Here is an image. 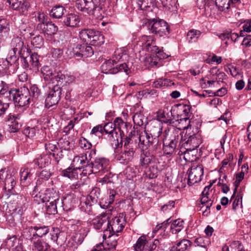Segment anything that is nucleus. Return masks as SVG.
<instances>
[{
  "label": "nucleus",
  "instance_id": "nucleus-18",
  "mask_svg": "<svg viewBox=\"0 0 251 251\" xmlns=\"http://www.w3.org/2000/svg\"><path fill=\"white\" fill-rule=\"evenodd\" d=\"M73 53L75 57H88L94 53L92 48L87 44H77L73 48Z\"/></svg>",
  "mask_w": 251,
  "mask_h": 251
},
{
  "label": "nucleus",
  "instance_id": "nucleus-32",
  "mask_svg": "<svg viewBox=\"0 0 251 251\" xmlns=\"http://www.w3.org/2000/svg\"><path fill=\"white\" fill-rule=\"evenodd\" d=\"M192 245V242L187 239H182L174 245L170 251H185L189 250Z\"/></svg>",
  "mask_w": 251,
  "mask_h": 251
},
{
  "label": "nucleus",
  "instance_id": "nucleus-62",
  "mask_svg": "<svg viewBox=\"0 0 251 251\" xmlns=\"http://www.w3.org/2000/svg\"><path fill=\"white\" fill-rule=\"evenodd\" d=\"M183 227V221L180 219L176 220L171 225V229L176 232H179Z\"/></svg>",
  "mask_w": 251,
  "mask_h": 251
},
{
  "label": "nucleus",
  "instance_id": "nucleus-24",
  "mask_svg": "<svg viewBox=\"0 0 251 251\" xmlns=\"http://www.w3.org/2000/svg\"><path fill=\"white\" fill-rule=\"evenodd\" d=\"M38 30L41 31L45 35H53L56 33L58 27L52 22H46V24H38Z\"/></svg>",
  "mask_w": 251,
  "mask_h": 251
},
{
  "label": "nucleus",
  "instance_id": "nucleus-42",
  "mask_svg": "<svg viewBox=\"0 0 251 251\" xmlns=\"http://www.w3.org/2000/svg\"><path fill=\"white\" fill-rule=\"evenodd\" d=\"M39 58L40 56L35 52L27 55V59H29V62L31 64L32 69L35 71L38 70L40 66Z\"/></svg>",
  "mask_w": 251,
  "mask_h": 251
},
{
  "label": "nucleus",
  "instance_id": "nucleus-58",
  "mask_svg": "<svg viewBox=\"0 0 251 251\" xmlns=\"http://www.w3.org/2000/svg\"><path fill=\"white\" fill-rule=\"evenodd\" d=\"M30 93L31 98H33V101L38 99L41 94V90L39 88L37 84H32L30 87Z\"/></svg>",
  "mask_w": 251,
  "mask_h": 251
},
{
  "label": "nucleus",
  "instance_id": "nucleus-64",
  "mask_svg": "<svg viewBox=\"0 0 251 251\" xmlns=\"http://www.w3.org/2000/svg\"><path fill=\"white\" fill-rule=\"evenodd\" d=\"M20 30L23 35L26 38L31 37L34 35V31L25 25H22Z\"/></svg>",
  "mask_w": 251,
  "mask_h": 251
},
{
  "label": "nucleus",
  "instance_id": "nucleus-61",
  "mask_svg": "<svg viewBox=\"0 0 251 251\" xmlns=\"http://www.w3.org/2000/svg\"><path fill=\"white\" fill-rule=\"evenodd\" d=\"M61 175L64 176L72 179L75 178L76 173V171L74 168H73L72 167H68V168L62 171Z\"/></svg>",
  "mask_w": 251,
  "mask_h": 251
},
{
  "label": "nucleus",
  "instance_id": "nucleus-19",
  "mask_svg": "<svg viewBox=\"0 0 251 251\" xmlns=\"http://www.w3.org/2000/svg\"><path fill=\"white\" fill-rule=\"evenodd\" d=\"M10 7L18 11L21 14H25L29 7V3L26 0H7Z\"/></svg>",
  "mask_w": 251,
  "mask_h": 251
},
{
  "label": "nucleus",
  "instance_id": "nucleus-8",
  "mask_svg": "<svg viewBox=\"0 0 251 251\" xmlns=\"http://www.w3.org/2000/svg\"><path fill=\"white\" fill-rule=\"evenodd\" d=\"M150 31L160 37L169 34V27L168 24L164 20L154 21L150 22L148 26Z\"/></svg>",
  "mask_w": 251,
  "mask_h": 251
},
{
  "label": "nucleus",
  "instance_id": "nucleus-36",
  "mask_svg": "<svg viewBox=\"0 0 251 251\" xmlns=\"http://www.w3.org/2000/svg\"><path fill=\"white\" fill-rule=\"evenodd\" d=\"M90 42L93 46H100L104 43V37L102 34L99 31L93 30Z\"/></svg>",
  "mask_w": 251,
  "mask_h": 251
},
{
  "label": "nucleus",
  "instance_id": "nucleus-30",
  "mask_svg": "<svg viewBox=\"0 0 251 251\" xmlns=\"http://www.w3.org/2000/svg\"><path fill=\"white\" fill-rule=\"evenodd\" d=\"M162 126L161 124L158 123L151 124L150 127V133L149 134L152 137L153 139L158 141V145L161 144L159 137L162 133Z\"/></svg>",
  "mask_w": 251,
  "mask_h": 251
},
{
  "label": "nucleus",
  "instance_id": "nucleus-10",
  "mask_svg": "<svg viewBox=\"0 0 251 251\" xmlns=\"http://www.w3.org/2000/svg\"><path fill=\"white\" fill-rule=\"evenodd\" d=\"M112 123L114 128H115V131L118 133L117 136L119 137L118 138L117 141V149L122 148L123 147V140L126 136H125L124 133V130L126 129V123L124 122L122 119L120 117L116 118Z\"/></svg>",
  "mask_w": 251,
  "mask_h": 251
},
{
  "label": "nucleus",
  "instance_id": "nucleus-60",
  "mask_svg": "<svg viewBox=\"0 0 251 251\" xmlns=\"http://www.w3.org/2000/svg\"><path fill=\"white\" fill-rule=\"evenodd\" d=\"M230 0H216L215 4L220 11H223L229 8Z\"/></svg>",
  "mask_w": 251,
  "mask_h": 251
},
{
  "label": "nucleus",
  "instance_id": "nucleus-52",
  "mask_svg": "<svg viewBox=\"0 0 251 251\" xmlns=\"http://www.w3.org/2000/svg\"><path fill=\"white\" fill-rule=\"evenodd\" d=\"M93 33V29H84L79 32V38L84 42H90L91 38V34Z\"/></svg>",
  "mask_w": 251,
  "mask_h": 251
},
{
  "label": "nucleus",
  "instance_id": "nucleus-57",
  "mask_svg": "<svg viewBox=\"0 0 251 251\" xmlns=\"http://www.w3.org/2000/svg\"><path fill=\"white\" fill-rule=\"evenodd\" d=\"M41 72L47 79L51 80V77L54 75L55 71L50 66H44L41 68Z\"/></svg>",
  "mask_w": 251,
  "mask_h": 251
},
{
  "label": "nucleus",
  "instance_id": "nucleus-49",
  "mask_svg": "<svg viewBox=\"0 0 251 251\" xmlns=\"http://www.w3.org/2000/svg\"><path fill=\"white\" fill-rule=\"evenodd\" d=\"M123 72H125L126 75H128L131 72L130 69L125 63L117 65L113 70V73L114 74Z\"/></svg>",
  "mask_w": 251,
  "mask_h": 251
},
{
  "label": "nucleus",
  "instance_id": "nucleus-59",
  "mask_svg": "<svg viewBox=\"0 0 251 251\" xmlns=\"http://www.w3.org/2000/svg\"><path fill=\"white\" fill-rule=\"evenodd\" d=\"M66 76L65 75L63 74L61 72H55L54 73V75L51 77L50 80L52 81L53 83H54L55 81L57 82V84L56 85H58V86L60 87V85L63 82L64 80L65 79Z\"/></svg>",
  "mask_w": 251,
  "mask_h": 251
},
{
  "label": "nucleus",
  "instance_id": "nucleus-54",
  "mask_svg": "<svg viewBox=\"0 0 251 251\" xmlns=\"http://www.w3.org/2000/svg\"><path fill=\"white\" fill-rule=\"evenodd\" d=\"M195 243L197 246L205 248L210 244V241L208 237H200L195 240Z\"/></svg>",
  "mask_w": 251,
  "mask_h": 251
},
{
  "label": "nucleus",
  "instance_id": "nucleus-26",
  "mask_svg": "<svg viewBox=\"0 0 251 251\" xmlns=\"http://www.w3.org/2000/svg\"><path fill=\"white\" fill-rule=\"evenodd\" d=\"M12 45L13 47L12 51L18 52L21 56L23 57V53L26 52V54H28V49L24 45L22 39L19 37L14 38L12 40Z\"/></svg>",
  "mask_w": 251,
  "mask_h": 251
},
{
  "label": "nucleus",
  "instance_id": "nucleus-51",
  "mask_svg": "<svg viewBox=\"0 0 251 251\" xmlns=\"http://www.w3.org/2000/svg\"><path fill=\"white\" fill-rule=\"evenodd\" d=\"M134 124L142 126L146 121V118L141 112H136L132 117Z\"/></svg>",
  "mask_w": 251,
  "mask_h": 251
},
{
  "label": "nucleus",
  "instance_id": "nucleus-15",
  "mask_svg": "<svg viewBox=\"0 0 251 251\" xmlns=\"http://www.w3.org/2000/svg\"><path fill=\"white\" fill-rule=\"evenodd\" d=\"M108 229L107 232L116 234L121 232L126 225L125 218L123 216H117L112 218L111 220L108 219Z\"/></svg>",
  "mask_w": 251,
  "mask_h": 251
},
{
  "label": "nucleus",
  "instance_id": "nucleus-1",
  "mask_svg": "<svg viewBox=\"0 0 251 251\" xmlns=\"http://www.w3.org/2000/svg\"><path fill=\"white\" fill-rule=\"evenodd\" d=\"M163 151L164 154L173 157L178 155L179 149L183 147V136L179 129L173 127L163 133Z\"/></svg>",
  "mask_w": 251,
  "mask_h": 251
},
{
  "label": "nucleus",
  "instance_id": "nucleus-40",
  "mask_svg": "<svg viewBox=\"0 0 251 251\" xmlns=\"http://www.w3.org/2000/svg\"><path fill=\"white\" fill-rule=\"evenodd\" d=\"M153 159V155H150L148 151L141 153L140 157V164L144 168H147Z\"/></svg>",
  "mask_w": 251,
  "mask_h": 251
},
{
  "label": "nucleus",
  "instance_id": "nucleus-28",
  "mask_svg": "<svg viewBox=\"0 0 251 251\" xmlns=\"http://www.w3.org/2000/svg\"><path fill=\"white\" fill-rule=\"evenodd\" d=\"M175 126L178 127L176 129H179L180 131L181 129H186V132H189L191 130V125L190 124V118L188 117H182V114L179 118V114L177 119H175Z\"/></svg>",
  "mask_w": 251,
  "mask_h": 251
},
{
  "label": "nucleus",
  "instance_id": "nucleus-35",
  "mask_svg": "<svg viewBox=\"0 0 251 251\" xmlns=\"http://www.w3.org/2000/svg\"><path fill=\"white\" fill-rule=\"evenodd\" d=\"M29 230L33 233V236L42 237L49 232L50 228L49 226H35L30 227Z\"/></svg>",
  "mask_w": 251,
  "mask_h": 251
},
{
  "label": "nucleus",
  "instance_id": "nucleus-48",
  "mask_svg": "<svg viewBox=\"0 0 251 251\" xmlns=\"http://www.w3.org/2000/svg\"><path fill=\"white\" fill-rule=\"evenodd\" d=\"M174 83L170 79L167 78H159L153 83V86L155 88H160L163 86H171Z\"/></svg>",
  "mask_w": 251,
  "mask_h": 251
},
{
  "label": "nucleus",
  "instance_id": "nucleus-47",
  "mask_svg": "<svg viewBox=\"0 0 251 251\" xmlns=\"http://www.w3.org/2000/svg\"><path fill=\"white\" fill-rule=\"evenodd\" d=\"M100 195V190L99 189H93L90 193V195L87 198V201H88V204H89L90 206L92 204L96 203Z\"/></svg>",
  "mask_w": 251,
  "mask_h": 251
},
{
  "label": "nucleus",
  "instance_id": "nucleus-11",
  "mask_svg": "<svg viewBox=\"0 0 251 251\" xmlns=\"http://www.w3.org/2000/svg\"><path fill=\"white\" fill-rule=\"evenodd\" d=\"M109 165V160L105 157H95L89 164V172L97 174L103 172Z\"/></svg>",
  "mask_w": 251,
  "mask_h": 251
},
{
  "label": "nucleus",
  "instance_id": "nucleus-63",
  "mask_svg": "<svg viewBox=\"0 0 251 251\" xmlns=\"http://www.w3.org/2000/svg\"><path fill=\"white\" fill-rule=\"evenodd\" d=\"M31 43L35 48H41L44 45V40L42 36L38 35L32 38Z\"/></svg>",
  "mask_w": 251,
  "mask_h": 251
},
{
  "label": "nucleus",
  "instance_id": "nucleus-12",
  "mask_svg": "<svg viewBox=\"0 0 251 251\" xmlns=\"http://www.w3.org/2000/svg\"><path fill=\"white\" fill-rule=\"evenodd\" d=\"M187 173V183L189 186H191L201 181L203 175V169L201 165L192 167L188 170Z\"/></svg>",
  "mask_w": 251,
  "mask_h": 251
},
{
  "label": "nucleus",
  "instance_id": "nucleus-25",
  "mask_svg": "<svg viewBox=\"0 0 251 251\" xmlns=\"http://www.w3.org/2000/svg\"><path fill=\"white\" fill-rule=\"evenodd\" d=\"M8 117L6 121L8 122L9 131L10 132H17L22 126L20 121L19 115L10 114Z\"/></svg>",
  "mask_w": 251,
  "mask_h": 251
},
{
  "label": "nucleus",
  "instance_id": "nucleus-3",
  "mask_svg": "<svg viewBox=\"0 0 251 251\" xmlns=\"http://www.w3.org/2000/svg\"><path fill=\"white\" fill-rule=\"evenodd\" d=\"M39 198L42 202H47L46 205V212L49 214H55L57 212V204L61 203L64 210L69 209L70 207H67V204L69 201L71 199L70 196H67L60 201L58 196L55 194L54 198L51 197L50 193H43L39 192Z\"/></svg>",
  "mask_w": 251,
  "mask_h": 251
},
{
  "label": "nucleus",
  "instance_id": "nucleus-37",
  "mask_svg": "<svg viewBox=\"0 0 251 251\" xmlns=\"http://www.w3.org/2000/svg\"><path fill=\"white\" fill-rule=\"evenodd\" d=\"M50 249L49 245L40 239L33 242L32 250L34 251H50Z\"/></svg>",
  "mask_w": 251,
  "mask_h": 251
},
{
  "label": "nucleus",
  "instance_id": "nucleus-22",
  "mask_svg": "<svg viewBox=\"0 0 251 251\" xmlns=\"http://www.w3.org/2000/svg\"><path fill=\"white\" fill-rule=\"evenodd\" d=\"M157 117L162 119V121L166 124L174 125L175 118L173 115L172 108L165 107L163 109L160 110L157 112Z\"/></svg>",
  "mask_w": 251,
  "mask_h": 251
},
{
  "label": "nucleus",
  "instance_id": "nucleus-2",
  "mask_svg": "<svg viewBox=\"0 0 251 251\" xmlns=\"http://www.w3.org/2000/svg\"><path fill=\"white\" fill-rule=\"evenodd\" d=\"M106 0H77L75 6L78 10L101 19L104 12Z\"/></svg>",
  "mask_w": 251,
  "mask_h": 251
},
{
  "label": "nucleus",
  "instance_id": "nucleus-43",
  "mask_svg": "<svg viewBox=\"0 0 251 251\" xmlns=\"http://www.w3.org/2000/svg\"><path fill=\"white\" fill-rule=\"evenodd\" d=\"M66 12V10L63 6L55 5L52 8L50 15L54 18L59 19Z\"/></svg>",
  "mask_w": 251,
  "mask_h": 251
},
{
  "label": "nucleus",
  "instance_id": "nucleus-56",
  "mask_svg": "<svg viewBox=\"0 0 251 251\" xmlns=\"http://www.w3.org/2000/svg\"><path fill=\"white\" fill-rule=\"evenodd\" d=\"M179 109L180 111H182L179 112V116H181L182 114V117H188L190 118V117L191 115V113L190 112V110L191 109V107L190 105L187 104H179L178 105Z\"/></svg>",
  "mask_w": 251,
  "mask_h": 251
},
{
  "label": "nucleus",
  "instance_id": "nucleus-33",
  "mask_svg": "<svg viewBox=\"0 0 251 251\" xmlns=\"http://www.w3.org/2000/svg\"><path fill=\"white\" fill-rule=\"evenodd\" d=\"M86 160H87V157L83 156V155L76 156L73 160L72 164L76 169H80L82 168H85L86 170H88L89 164H88V162H86Z\"/></svg>",
  "mask_w": 251,
  "mask_h": 251
},
{
  "label": "nucleus",
  "instance_id": "nucleus-6",
  "mask_svg": "<svg viewBox=\"0 0 251 251\" xmlns=\"http://www.w3.org/2000/svg\"><path fill=\"white\" fill-rule=\"evenodd\" d=\"M214 182V181L204 187L201 194L202 198L200 203H198V207H200L199 210L202 211L203 216H207L210 214V208L214 201V197L209 192V190Z\"/></svg>",
  "mask_w": 251,
  "mask_h": 251
},
{
  "label": "nucleus",
  "instance_id": "nucleus-53",
  "mask_svg": "<svg viewBox=\"0 0 251 251\" xmlns=\"http://www.w3.org/2000/svg\"><path fill=\"white\" fill-rule=\"evenodd\" d=\"M28 167L26 168L22 169L20 171L21 181L24 183L26 181L28 177L31 176V171L32 168L31 166L28 164Z\"/></svg>",
  "mask_w": 251,
  "mask_h": 251
},
{
  "label": "nucleus",
  "instance_id": "nucleus-45",
  "mask_svg": "<svg viewBox=\"0 0 251 251\" xmlns=\"http://www.w3.org/2000/svg\"><path fill=\"white\" fill-rule=\"evenodd\" d=\"M201 32L200 31L196 29L190 30L187 34V40L189 43L196 42L200 36Z\"/></svg>",
  "mask_w": 251,
  "mask_h": 251
},
{
  "label": "nucleus",
  "instance_id": "nucleus-13",
  "mask_svg": "<svg viewBox=\"0 0 251 251\" xmlns=\"http://www.w3.org/2000/svg\"><path fill=\"white\" fill-rule=\"evenodd\" d=\"M61 95V88L58 85H55L50 91L45 100V106L50 107L58 103Z\"/></svg>",
  "mask_w": 251,
  "mask_h": 251
},
{
  "label": "nucleus",
  "instance_id": "nucleus-21",
  "mask_svg": "<svg viewBox=\"0 0 251 251\" xmlns=\"http://www.w3.org/2000/svg\"><path fill=\"white\" fill-rule=\"evenodd\" d=\"M143 41L144 42L143 47L144 50L152 53H161L152 36H144L143 37Z\"/></svg>",
  "mask_w": 251,
  "mask_h": 251
},
{
  "label": "nucleus",
  "instance_id": "nucleus-9",
  "mask_svg": "<svg viewBox=\"0 0 251 251\" xmlns=\"http://www.w3.org/2000/svg\"><path fill=\"white\" fill-rule=\"evenodd\" d=\"M110 210L108 213H103L100 216L93 219L91 225L96 230H100L103 232H107L108 229V219L110 218Z\"/></svg>",
  "mask_w": 251,
  "mask_h": 251
},
{
  "label": "nucleus",
  "instance_id": "nucleus-31",
  "mask_svg": "<svg viewBox=\"0 0 251 251\" xmlns=\"http://www.w3.org/2000/svg\"><path fill=\"white\" fill-rule=\"evenodd\" d=\"M50 235L51 240L58 245L62 246L63 244L65 238L63 233L58 228H53Z\"/></svg>",
  "mask_w": 251,
  "mask_h": 251
},
{
  "label": "nucleus",
  "instance_id": "nucleus-23",
  "mask_svg": "<svg viewBox=\"0 0 251 251\" xmlns=\"http://www.w3.org/2000/svg\"><path fill=\"white\" fill-rule=\"evenodd\" d=\"M139 143L147 149L151 146H156L158 145V141L155 139H153L149 133L146 131L142 132L138 137Z\"/></svg>",
  "mask_w": 251,
  "mask_h": 251
},
{
  "label": "nucleus",
  "instance_id": "nucleus-55",
  "mask_svg": "<svg viewBox=\"0 0 251 251\" xmlns=\"http://www.w3.org/2000/svg\"><path fill=\"white\" fill-rule=\"evenodd\" d=\"M117 235L116 234L109 233L108 239L106 241L108 249L115 248L117 245Z\"/></svg>",
  "mask_w": 251,
  "mask_h": 251
},
{
  "label": "nucleus",
  "instance_id": "nucleus-7",
  "mask_svg": "<svg viewBox=\"0 0 251 251\" xmlns=\"http://www.w3.org/2000/svg\"><path fill=\"white\" fill-rule=\"evenodd\" d=\"M14 103L15 105L23 107L25 106L33 101V98L29 90L26 87L24 86L15 89Z\"/></svg>",
  "mask_w": 251,
  "mask_h": 251
},
{
  "label": "nucleus",
  "instance_id": "nucleus-17",
  "mask_svg": "<svg viewBox=\"0 0 251 251\" xmlns=\"http://www.w3.org/2000/svg\"><path fill=\"white\" fill-rule=\"evenodd\" d=\"M45 147L46 150L52 155L57 163H58L59 161L64 157L63 149L56 144L49 142L46 143Z\"/></svg>",
  "mask_w": 251,
  "mask_h": 251
},
{
  "label": "nucleus",
  "instance_id": "nucleus-41",
  "mask_svg": "<svg viewBox=\"0 0 251 251\" xmlns=\"http://www.w3.org/2000/svg\"><path fill=\"white\" fill-rule=\"evenodd\" d=\"M154 3V0H138L137 2L139 8L146 11L152 10Z\"/></svg>",
  "mask_w": 251,
  "mask_h": 251
},
{
  "label": "nucleus",
  "instance_id": "nucleus-50",
  "mask_svg": "<svg viewBox=\"0 0 251 251\" xmlns=\"http://www.w3.org/2000/svg\"><path fill=\"white\" fill-rule=\"evenodd\" d=\"M10 30L9 22L5 19L0 20V33L6 36Z\"/></svg>",
  "mask_w": 251,
  "mask_h": 251
},
{
  "label": "nucleus",
  "instance_id": "nucleus-46",
  "mask_svg": "<svg viewBox=\"0 0 251 251\" xmlns=\"http://www.w3.org/2000/svg\"><path fill=\"white\" fill-rule=\"evenodd\" d=\"M127 57V54L126 51L123 49H119L116 50L114 52V55L112 60H114V62L116 63L117 62L126 60Z\"/></svg>",
  "mask_w": 251,
  "mask_h": 251
},
{
  "label": "nucleus",
  "instance_id": "nucleus-34",
  "mask_svg": "<svg viewBox=\"0 0 251 251\" xmlns=\"http://www.w3.org/2000/svg\"><path fill=\"white\" fill-rule=\"evenodd\" d=\"M116 192L113 189L108 190L109 198L102 199L100 202V207L103 209H107L110 207V205L114 201L115 196Z\"/></svg>",
  "mask_w": 251,
  "mask_h": 251
},
{
  "label": "nucleus",
  "instance_id": "nucleus-27",
  "mask_svg": "<svg viewBox=\"0 0 251 251\" xmlns=\"http://www.w3.org/2000/svg\"><path fill=\"white\" fill-rule=\"evenodd\" d=\"M50 161L51 159L48 155L41 154L29 165L33 167L34 168L35 167L41 168L48 166L50 163Z\"/></svg>",
  "mask_w": 251,
  "mask_h": 251
},
{
  "label": "nucleus",
  "instance_id": "nucleus-38",
  "mask_svg": "<svg viewBox=\"0 0 251 251\" xmlns=\"http://www.w3.org/2000/svg\"><path fill=\"white\" fill-rule=\"evenodd\" d=\"M147 244V237L145 235H142L138 239L133 247L135 251H146Z\"/></svg>",
  "mask_w": 251,
  "mask_h": 251
},
{
  "label": "nucleus",
  "instance_id": "nucleus-39",
  "mask_svg": "<svg viewBox=\"0 0 251 251\" xmlns=\"http://www.w3.org/2000/svg\"><path fill=\"white\" fill-rule=\"evenodd\" d=\"M161 54V53H155V54L146 57L145 58L146 65L150 67L158 66L159 61L161 59L159 56Z\"/></svg>",
  "mask_w": 251,
  "mask_h": 251
},
{
  "label": "nucleus",
  "instance_id": "nucleus-44",
  "mask_svg": "<svg viewBox=\"0 0 251 251\" xmlns=\"http://www.w3.org/2000/svg\"><path fill=\"white\" fill-rule=\"evenodd\" d=\"M115 63L114 60L112 59H109L105 61L101 66L102 73L114 74L113 73V70L115 68L114 66Z\"/></svg>",
  "mask_w": 251,
  "mask_h": 251
},
{
  "label": "nucleus",
  "instance_id": "nucleus-20",
  "mask_svg": "<svg viewBox=\"0 0 251 251\" xmlns=\"http://www.w3.org/2000/svg\"><path fill=\"white\" fill-rule=\"evenodd\" d=\"M103 130L106 134H108V138L112 146L117 149V141L119 137L117 136L118 133L115 131L113 123L111 122L106 123L103 126Z\"/></svg>",
  "mask_w": 251,
  "mask_h": 251
},
{
  "label": "nucleus",
  "instance_id": "nucleus-16",
  "mask_svg": "<svg viewBox=\"0 0 251 251\" xmlns=\"http://www.w3.org/2000/svg\"><path fill=\"white\" fill-rule=\"evenodd\" d=\"M0 179L5 180L4 186L5 193L3 195V196H5L7 198H8L12 193L11 191L15 184L14 179L12 177L8 175V171L5 168L0 170Z\"/></svg>",
  "mask_w": 251,
  "mask_h": 251
},
{
  "label": "nucleus",
  "instance_id": "nucleus-14",
  "mask_svg": "<svg viewBox=\"0 0 251 251\" xmlns=\"http://www.w3.org/2000/svg\"><path fill=\"white\" fill-rule=\"evenodd\" d=\"M0 96L1 99L0 100L3 103H7L8 107L9 104L13 101L15 99V89H11L8 90V84L5 82L1 81L0 83Z\"/></svg>",
  "mask_w": 251,
  "mask_h": 251
},
{
  "label": "nucleus",
  "instance_id": "nucleus-4",
  "mask_svg": "<svg viewBox=\"0 0 251 251\" xmlns=\"http://www.w3.org/2000/svg\"><path fill=\"white\" fill-rule=\"evenodd\" d=\"M201 141L199 135L195 132L191 131L186 132L183 136V147L179 149L178 153V156L184 155L185 160H190L189 152L194 151L195 149L199 147Z\"/></svg>",
  "mask_w": 251,
  "mask_h": 251
},
{
  "label": "nucleus",
  "instance_id": "nucleus-5",
  "mask_svg": "<svg viewBox=\"0 0 251 251\" xmlns=\"http://www.w3.org/2000/svg\"><path fill=\"white\" fill-rule=\"evenodd\" d=\"M123 141V151L120 154L118 159L122 161L124 163H127L133 159L137 149V145L133 141L132 132Z\"/></svg>",
  "mask_w": 251,
  "mask_h": 251
},
{
  "label": "nucleus",
  "instance_id": "nucleus-29",
  "mask_svg": "<svg viewBox=\"0 0 251 251\" xmlns=\"http://www.w3.org/2000/svg\"><path fill=\"white\" fill-rule=\"evenodd\" d=\"M80 20L78 15L74 13H70L64 17L63 23L67 26L75 27L78 26Z\"/></svg>",
  "mask_w": 251,
  "mask_h": 251
}]
</instances>
